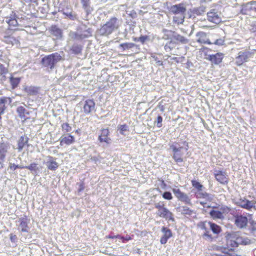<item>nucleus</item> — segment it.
<instances>
[{"instance_id": "nucleus-1", "label": "nucleus", "mask_w": 256, "mask_h": 256, "mask_svg": "<svg viewBox=\"0 0 256 256\" xmlns=\"http://www.w3.org/2000/svg\"><path fill=\"white\" fill-rule=\"evenodd\" d=\"M62 56L58 52H54L47 55L41 60L42 66L49 71L52 70L56 66L58 62L62 60Z\"/></svg>"}, {"instance_id": "nucleus-2", "label": "nucleus", "mask_w": 256, "mask_h": 256, "mask_svg": "<svg viewBox=\"0 0 256 256\" xmlns=\"http://www.w3.org/2000/svg\"><path fill=\"white\" fill-rule=\"evenodd\" d=\"M119 21L117 18H110L105 24L101 26L99 32L102 36H108L119 28Z\"/></svg>"}, {"instance_id": "nucleus-3", "label": "nucleus", "mask_w": 256, "mask_h": 256, "mask_svg": "<svg viewBox=\"0 0 256 256\" xmlns=\"http://www.w3.org/2000/svg\"><path fill=\"white\" fill-rule=\"evenodd\" d=\"M188 146L186 145V147H184L178 143H174L170 146V149L173 152L172 158L176 163L184 161L182 156L188 150Z\"/></svg>"}, {"instance_id": "nucleus-4", "label": "nucleus", "mask_w": 256, "mask_h": 256, "mask_svg": "<svg viewBox=\"0 0 256 256\" xmlns=\"http://www.w3.org/2000/svg\"><path fill=\"white\" fill-rule=\"evenodd\" d=\"M18 16L14 11L12 12L9 16L6 18V22L8 24V28L13 30H20L18 28V24L17 20Z\"/></svg>"}, {"instance_id": "nucleus-5", "label": "nucleus", "mask_w": 256, "mask_h": 256, "mask_svg": "<svg viewBox=\"0 0 256 256\" xmlns=\"http://www.w3.org/2000/svg\"><path fill=\"white\" fill-rule=\"evenodd\" d=\"M236 204L237 206L248 210H250L252 208H254L256 210L255 206V204H256V200H249L245 198H243L238 200L236 202Z\"/></svg>"}, {"instance_id": "nucleus-6", "label": "nucleus", "mask_w": 256, "mask_h": 256, "mask_svg": "<svg viewBox=\"0 0 256 256\" xmlns=\"http://www.w3.org/2000/svg\"><path fill=\"white\" fill-rule=\"evenodd\" d=\"M252 12H256V0H252L241 6L240 13L242 14H250Z\"/></svg>"}, {"instance_id": "nucleus-7", "label": "nucleus", "mask_w": 256, "mask_h": 256, "mask_svg": "<svg viewBox=\"0 0 256 256\" xmlns=\"http://www.w3.org/2000/svg\"><path fill=\"white\" fill-rule=\"evenodd\" d=\"M110 132L108 128H102L98 136V141L101 142H104L107 144H110L111 138L110 137Z\"/></svg>"}, {"instance_id": "nucleus-8", "label": "nucleus", "mask_w": 256, "mask_h": 256, "mask_svg": "<svg viewBox=\"0 0 256 256\" xmlns=\"http://www.w3.org/2000/svg\"><path fill=\"white\" fill-rule=\"evenodd\" d=\"M251 56V53L248 51H240L238 53V56L236 58V64L237 66H241L244 62H247Z\"/></svg>"}, {"instance_id": "nucleus-9", "label": "nucleus", "mask_w": 256, "mask_h": 256, "mask_svg": "<svg viewBox=\"0 0 256 256\" xmlns=\"http://www.w3.org/2000/svg\"><path fill=\"white\" fill-rule=\"evenodd\" d=\"M172 192L179 200L184 202L186 204H192L190 199L188 196L186 194L181 192L180 189L174 188L172 189Z\"/></svg>"}, {"instance_id": "nucleus-10", "label": "nucleus", "mask_w": 256, "mask_h": 256, "mask_svg": "<svg viewBox=\"0 0 256 256\" xmlns=\"http://www.w3.org/2000/svg\"><path fill=\"white\" fill-rule=\"evenodd\" d=\"M205 11L206 8L203 6L190 8L188 12V17L190 18H196V16L202 15Z\"/></svg>"}, {"instance_id": "nucleus-11", "label": "nucleus", "mask_w": 256, "mask_h": 256, "mask_svg": "<svg viewBox=\"0 0 256 256\" xmlns=\"http://www.w3.org/2000/svg\"><path fill=\"white\" fill-rule=\"evenodd\" d=\"M240 236L239 232H232L228 234L226 236L228 242L232 247H238V238H240Z\"/></svg>"}, {"instance_id": "nucleus-12", "label": "nucleus", "mask_w": 256, "mask_h": 256, "mask_svg": "<svg viewBox=\"0 0 256 256\" xmlns=\"http://www.w3.org/2000/svg\"><path fill=\"white\" fill-rule=\"evenodd\" d=\"M156 214L160 218L166 219V220L172 222L174 221L172 213L166 207L160 210H157Z\"/></svg>"}, {"instance_id": "nucleus-13", "label": "nucleus", "mask_w": 256, "mask_h": 256, "mask_svg": "<svg viewBox=\"0 0 256 256\" xmlns=\"http://www.w3.org/2000/svg\"><path fill=\"white\" fill-rule=\"evenodd\" d=\"M214 174L216 180L221 184H226L228 183V175L225 172L215 170Z\"/></svg>"}, {"instance_id": "nucleus-14", "label": "nucleus", "mask_w": 256, "mask_h": 256, "mask_svg": "<svg viewBox=\"0 0 256 256\" xmlns=\"http://www.w3.org/2000/svg\"><path fill=\"white\" fill-rule=\"evenodd\" d=\"M60 145L63 146H70L73 144L75 142V138L74 136L70 134H63L60 138Z\"/></svg>"}, {"instance_id": "nucleus-15", "label": "nucleus", "mask_w": 256, "mask_h": 256, "mask_svg": "<svg viewBox=\"0 0 256 256\" xmlns=\"http://www.w3.org/2000/svg\"><path fill=\"white\" fill-rule=\"evenodd\" d=\"M222 212L212 210L210 211V214L213 219H222L224 218L223 212H228L230 208L227 206H224L220 208Z\"/></svg>"}, {"instance_id": "nucleus-16", "label": "nucleus", "mask_w": 256, "mask_h": 256, "mask_svg": "<svg viewBox=\"0 0 256 256\" xmlns=\"http://www.w3.org/2000/svg\"><path fill=\"white\" fill-rule=\"evenodd\" d=\"M16 112L18 114V116L24 122L30 119L28 116L30 112L28 111L25 108L22 106H19L16 108Z\"/></svg>"}, {"instance_id": "nucleus-17", "label": "nucleus", "mask_w": 256, "mask_h": 256, "mask_svg": "<svg viewBox=\"0 0 256 256\" xmlns=\"http://www.w3.org/2000/svg\"><path fill=\"white\" fill-rule=\"evenodd\" d=\"M95 102L93 100L88 99L85 100L83 106L84 112L86 114H90L95 108Z\"/></svg>"}, {"instance_id": "nucleus-18", "label": "nucleus", "mask_w": 256, "mask_h": 256, "mask_svg": "<svg viewBox=\"0 0 256 256\" xmlns=\"http://www.w3.org/2000/svg\"><path fill=\"white\" fill-rule=\"evenodd\" d=\"M29 219L28 216H24V217L20 218L18 220L19 222V227L20 230V232H28L30 228L28 226Z\"/></svg>"}, {"instance_id": "nucleus-19", "label": "nucleus", "mask_w": 256, "mask_h": 256, "mask_svg": "<svg viewBox=\"0 0 256 256\" xmlns=\"http://www.w3.org/2000/svg\"><path fill=\"white\" fill-rule=\"evenodd\" d=\"M162 232L163 234V236H162L160 240L161 244H166L168 240L172 236V232L171 230L166 227L163 226L162 228Z\"/></svg>"}, {"instance_id": "nucleus-20", "label": "nucleus", "mask_w": 256, "mask_h": 256, "mask_svg": "<svg viewBox=\"0 0 256 256\" xmlns=\"http://www.w3.org/2000/svg\"><path fill=\"white\" fill-rule=\"evenodd\" d=\"M208 20L213 23L218 24L221 21L218 12L215 10H212L207 13Z\"/></svg>"}, {"instance_id": "nucleus-21", "label": "nucleus", "mask_w": 256, "mask_h": 256, "mask_svg": "<svg viewBox=\"0 0 256 256\" xmlns=\"http://www.w3.org/2000/svg\"><path fill=\"white\" fill-rule=\"evenodd\" d=\"M170 11L174 14L182 15L185 13L186 8L182 4H180L171 6Z\"/></svg>"}, {"instance_id": "nucleus-22", "label": "nucleus", "mask_w": 256, "mask_h": 256, "mask_svg": "<svg viewBox=\"0 0 256 256\" xmlns=\"http://www.w3.org/2000/svg\"><path fill=\"white\" fill-rule=\"evenodd\" d=\"M224 58V54L221 52H218L214 54H210L208 58V60L214 64H220Z\"/></svg>"}, {"instance_id": "nucleus-23", "label": "nucleus", "mask_w": 256, "mask_h": 256, "mask_svg": "<svg viewBox=\"0 0 256 256\" xmlns=\"http://www.w3.org/2000/svg\"><path fill=\"white\" fill-rule=\"evenodd\" d=\"M235 224L240 228H245L248 224V218L242 215L237 216L235 217Z\"/></svg>"}, {"instance_id": "nucleus-24", "label": "nucleus", "mask_w": 256, "mask_h": 256, "mask_svg": "<svg viewBox=\"0 0 256 256\" xmlns=\"http://www.w3.org/2000/svg\"><path fill=\"white\" fill-rule=\"evenodd\" d=\"M48 30L50 34L55 36L56 39H61L62 37V30L56 25H52L49 28Z\"/></svg>"}, {"instance_id": "nucleus-25", "label": "nucleus", "mask_w": 256, "mask_h": 256, "mask_svg": "<svg viewBox=\"0 0 256 256\" xmlns=\"http://www.w3.org/2000/svg\"><path fill=\"white\" fill-rule=\"evenodd\" d=\"M196 36L198 37L197 42L202 44H211L212 42L206 38V33L204 32H199L196 33Z\"/></svg>"}, {"instance_id": "nucleus-26", "label": "nucleus", "mask_w": 256, "mask_h": 256, "mask_svg": "<svg viewBox=\"0 0 256 256\" xmlns=\"http://www.w3.org/2000/svg\"><path fill=\"white\" fill-rule=\"evenodd\" d=\"M29 138L26 135L21 136L18 141V152H21L24 147L28 145Z\"/></svg>"}, {"instance_id": "nucleus-27", "label": "nucleus", "mask_w": 256, "mask_h": 256, "mask_svg": "<svg viewBox=\"0 0 256 256\" xmlns=\"http://www.w3.org/2000/svg\"><path fill=\"white\" fill-rule=\"evenodd\" d=\"M8 146L4 143H0V164L4 160L8 152Z\"/></svg>"}, {"instance_id": "nucleus-28", "label": "nucleus", "mask_w": 256, "mask_h": 256, "mask_svg": "<svg viewBox=\"0 0 256 256\" xmlns=\"http://www.w3.org/2000/svg\"><path fill=\"white\" fill-rule=\"evenodd\" d=\"M48 161L46 164L48 170H56L58 167V163L55 160V158L52 156H48Z\"/></svg>"}, {"instance_id": "nucleus-29", "label": "nucleus", "mask_w": 256, "mask_h": 256, "mask_svg": "<svg viewBox=\"0 0 256 256\" xmlns=\"http://www.w3.org/2000/svg\"><path fill=\"white\" fill-rule=\"evenodd\" d=\"M62 14L65 15L69 19L74 20L76 19L77 15L74 13L72 8H70L68 6H66V9L62 10Z\"/></svg>"}, {"instance_id": "nucleus-30", "label": "nucleus", "mask_w": 256, "mask_h": 256, "mask_svg": "<svg viewBox=\"0 0 256 256\" xmlns=\"http://www.w3.org/2000/svg\"><path fill=\"white\" fill-rule=\"evenodd\" d=\"M172 37L174 40L182 44H186L189 42L188 39L176 32H173Z\"/></svg>"}, {"instance_id": "nucleus-31", "label": "nucleus", "mask_w": 256, "mask_h": 256, "mask_svg": "<svg viewBox=\"0 0 256 256\" xmlns=\"http://www.w3.org/2000/svg\"><path fill=\"white\" fill-rule=\"evenodd\" d=\"M252 243V241L249 239L248 237L240 236V238H238V245L246 246L249 245Z\"/></svg>"}, {"instance_id": "nucleus-32", "label": "nucleus", "mask_w": 256, "mask_h": 256, "mask_svg": "<svg viewBox=\"0 0 256 256\" xmlns=\"http://www.w3.org/2000/svg\"><path fill=\"white\" fill-rule=\"evenodd\" d=\"M178 212L184 215L190 216L193 213V210L186 206H180L178 208Z\"/></svg>"}, {"instance_id": "nucleus-33", "label": "nucleus", "mask_w": 256, "mask_h": 256, "mask_svg": "<svg viewBox=\"0 0 256 256\" xmlns=\"http://www.w3.org/2000/svg\"><path fill=\"white\" fill-rule=\"evenodd\" d=\"M90 0H82L81 2L82 6L83 8L88 13L92 8L90 6Z\"/></svg>"}, {"instance_id": "nucleus-34", "label": "nucleus", "mask_w": 256, "mask_h": 256, "mask_svg": "<svg viewBox=\"0 0 256 256\" xmlns=\"http://www.w3.org/2000/svg\"><path fill=\"white\" fill-rule=\"evenodd\" d=\"M7 101V98L3 97L0 98V115L4 112L6 108L5 103Z\"/></svg>"}, {"instance_id": "nucleus-35", "label": "nucleus", "mask_w": 256, "mask_h": 256, "mask_svg": "<svg viewBox=\"0 0 256 256\" xmlns=\"http://www.w3.org/2000/svg\"><path fill=\"white\" fill-rule=\"evenodd\" d=\"M175 42H174L172 40H170L164 46V50L166 52H170L172 50H173V48L175 47Z\"/></svg>"}, {"instance_id": "nucleus-36", "label": "nucleus", "mask_w": 256, "mask_h": 256, "mask_svg": "<svg viewBox=\"0 0 256 256\" xmlns=\"http://www.w3.org/2000/svg\"><path fill=\"white\" fill-rule=\"evenodd\" d=\"M20 82V78H18L11 77L10 78V83L13 89L16 88Z\"/></svg>"}, {"instance_id": "nucleus-37", "label": "nucleus", "mask_w": 256, "mask_h": 256, "mask_svg": "<svg viewBox=\"0 0 256 256\" xmlns=\"http://www.w3.org/2000/svg\"><path fill=\"white\" fill-rule=\"evenodd\" d=\"M18 40L14 36H4V42L8 44H13Z\"/></svg>"}, {"instance_id": "nucleus-38", "label": "nucleus", "mask_w": 256, "mask_h": 256, "mask_svg": "<svg viewBox=\"0 0 256 256\" xmlns=\"http://www.w3.org/2000/svg\"><path fill=\"white\" fill-rule=\"evenodd\" d=\"M209 224H210V229L214 234H218L220 232V226L214 223L210 222Z\"/></svg>"}, {"instance_id": "nucleus-39", "label": "nucleus", "mask_w": 256, "mask_h": 256, "mask_svg": "<svg viewBox=\"0 0 256 256\" xmlns=\"http://www.w3.org/2000/svg\"><path fill=\"white\" fill-rule=\"evenodd\" d=\"M71 50L74 54H78L81 52L82 46L78 44H74L71 48Z\"/></svg>"}, {"instance_id": "nucleus-40", "label": "nucleus", "mask_w": 256, "mask_h": 256, "mask_svg": "<svg viewBox=\"0 0 256 256\" xmlns=\"http://www.w3.org/2000/svg\"><path fill=\"white\" fill-rule=\"evenodd\" d=\"M24 168L28 169L30 171H36L38 170V164L33 162L30 164L29 166H24Z\"/></svg>"}, {"instance_id": "nucleus-41", "label": "nucleus", "mask_w": 256, "mask_h": 256, "mask_svg": "<svg viewBox=\"0 0 256 256\" xmlns=\"http://www.w3.org/2000/svg\"><path fill=\"white\" fill-rule=\"evenodd\" d=\"M192 186L196 188L198 191H201L203 187L202 185L199 182L196 180L192 181Z\"/></svg>"}, {"instance_id": "nucleus-42", "label": "nucleus", "mask_w": 256, "mask_h": 256, "mask_svg": "<svg viewBox=\"0 0 256 256\" xmlns=\"http://www.w3.org/2000/svg\"><path fill=\"white\" fill-rule=\"evenodd\" d=\"M62 130L66 132H68L71 131L72 130V127L70 126V124L67 123H63L62 126Z\"/></svg>"}, {"instance_id": "nucleus-43", "label": "nucleus", "mask_w": 256, "mask_h": 256, "mask_svg": "<svg viewBox=\"0 0 256 256\" xmlns=\"http://www.w3.org/2000/svg\"><path fill=\"white\" fill-rule=\"evenodd\" d=\"M162 118L161 116L158 115L157 116L156 119L154 120V124H156V126L158 128H161L162 126Z\"/></svg>"}, {"instance_id": "nucleus-44", "label": "nucleus", "mask_w": 256, "mask_h": 256, "mask_svg": "<svg viewBox=\"0 0 256 256\" xmlns=\"http://www.w3.org/2000/svg\"><path fill=\"white\" fill-rule=\"evenodd\" d=\"M128 126L126 124H122L118 126V130L119 131V132L124 134V133L127 131Z\"/></svg>"}, {"instance_id": "nucleus-45", "label": "nucleus", "mask_w": 256, "mask_h": 256, "mask_svg": "<svg viewBox=\"0 0 256 256\" xmlns=\"http://www.w3.org/2000/svg\"><path fill=\"white\" fill-rule=\"evenodd\" d=\"M8 64L7 66L6 67L2 64H0V74L2 75L6 74L8 72Z\"/></svg>"}, {"instance_id": "nucleus-46", "label": "nucleus", "mask_w": 256, "mask_h": 256, "mask_svg": "<svg viewBox=\"0 0 256 256\" xmlns=\"http://www.w3.org/2000/svg\"><path fill=\"white\" fill-rule=\"evenodd\" d=\"M197 196L200 198H204L209 199L210 198V195L206 192H200L197 194Z\"/></svg>"}, {"instance_id": "nucleus-47", "label": "nucleus", "mask_w": 256, "mask_h": 256, "mask_svg": "<svg viewBox=\"0 0 256 256\" xmlns=\"http://www.w3.org/2000/svg\"><path fill=\"white\" fill-rule=\"evenodd\" d=\"M154 206L156 208L158 209V210H160L165 207L164 204L163 202H154Z\"/></svg>"}, {"instance_id": "nucleus-48", "label": "nucleus", "mask_w": 256, "mask_h": 256, "mask_svg": "<svg viewBox=\"0 0 256 256\" xmlns=\"http://www.w3.org/2000/svg\"><path fill=\"white\" fill-rule=\"evenodd\" d=\"M162 198L166 200H171L172 199V194L170 192H165L162 194Z\"/></svg>"}, {"instance_id": "nucleus-49", "label": "nucleus", "mask_w": 256, "mask_h": 256, "mask_svg": "<svg viewBox=\"0 0 256 256\" xmlns=\"http://www.w3.org/2000/svg\"><path fill=\"white\" fill-rule=\"evenodd\" d=\"M9 168L10 170H14L16 168H20V169L24 168V166L16 165L14 164H10L9 166Z\"/></svg>"}, {"instance_id": "nucleus-50", "label": "nucleus", "mask_w": 256, "mask_h": 256, "mask_svg": "<svg viewBox=\"0 0 256 256\" xmlns=\"http://www.w3.org/2000/svg\"><path fill=\"white\" fill-rule=\"evenodd\" d=\"M152 58H153L154 60L157 64L158 66H162L163 64L162 62L154 54H152Z\"/></svg>"}, {"instance_id": "nucleus-51", "label": "nucleus", "mask_w": 256, "mask_h": 256, "mask_svg": "<svg viewBox=\"0 0 256 256\" xmlns=\"http://www.w3.org/2000/svg\"><path fill=\"white\" fill-rule=\"evenodd\" d=\"M78 192H82L85 188V184L84 181L81 182L80 183L78 184Z\"/></svg>"}, {"instance_id": "nucleus-52", "label": "nucleus", "mask_w": 256, "mask_h": 256, "mask_svg": "<svg viewBox=\"0 0 256 256\" xmlns=\"http://www.w3.org/2000/svg\"><path fill=\"white\" fill-rule=\"evenodd\" d=\"M133 38L134 41H140L142 44H144L147 39V36H141L140 38Z\"/></svg>"}, {"instance_id": "nucleus-53", "label": "nucleus", "mask_w": 256, "mask_h": 256, "mask_svg": "<svg viewBox=\"0 0 256 256\" xmlns=\"http://www.w3.org/2000/svg\"><path fill=\"white\" fill-rule=\"evenodd\" d=\"M224 40L220 38L215 40L213 44L218 46H222L224 44Z\"/></svg>"}, {"instance_id": "nucleus-54", "label": "nucleus", "mask_w": 256, "mask_h": 256, "mask_svg": "<svg viewBox=\"0 0 256 256\" xmlns=\"http://www.w3.org/2000/svg\"><path fill=\"white\" fill-rule=\"evenodd\" d=\"M160 186L164 190H166V188L167 185L165 183L164 180H160Z\"/></svg>"}, {"instance_id": "nucleus-55", "label": "nucleus", "mask_w": 256, "mask_h": 256, "mask_svg": "<svg viewBox=\"0 0 256 256\" xmlns=\"http://www.w3.org/2000/svg\"><path fill=\"white\" fill-rule=\"evenodd\" d=\"M10 240L12 242H15L16 240L17 239L16 236L15 234H10Z\"/></svg>"}, {"instance_id": "nucleus-56", "label": "nucleus", "mask_w": 256, "mask_h": 256, "mask_svg": "<svg viewBox=\"0 0 256 256\" xmlns=\"http://www.w3.org/2000/svg\"><path fill=\"white\" fill-rule=\"evenodd\" d=\"M106 238H110V239H114L116 238H122L120 237L119 235H118V236L108 235V236H106Z\"/></svg>"}, {"instance_id": "nucleus-57", "label": "nucleus", "mask_w": 256, "mask_h": 256, "mask_svg": "<svg viewBox=\"0 0 256 256\" xmlns=\"http://www.w3.org/2000/svg\"><path fill=\"white\" fill-rule=\"evenodd\" d=\"M204 236H206L208 238H209V239H210V240H211V239L212 238V237L211 235H210V234H208V232H206L204 234Z\"/></svg>"}, {"instance_id": "nucleus-58", "label": "nucleus", "mask_w": 256, "mask_h": 256, "mask_svg": "<svg viewBox=\"0 0 256 256\" xmlns=\"http://www.w3.org/2000/svg\"><path fill=\"white\" fill-rule=\"evenodd\" d=\"M160 107V111L162 112H164V106H161Z\"/></svg>"}, {"instance_id": "nucleus-59", "label": "nucleus", "mask_w": 256, "mask_h": 256, "mask_svg": "<svg viewBox=\"0 0 256 256\" xmlns=\"http://www.w3.org/2000/svg\"><path fill=\"white\" fill-rule=\"evenodd\" d=\"M129 48H132L134 46V44H133L129 43Z\"/></svg>"}, {"instance_id": "nucleus-60", "label": "nucleus", "mask_w": 256, "mask_h": 256, "mask_svg": "<svg viewBox=\"0 0 256 256\" xmlns=\"http://www.w3.org/2000/svg\"><path fill=\"white\" fill-rule=\"evenodd\" d=\"M253 229L254 230H256V224L254 226Z\"/></svg>"}, {"instance_id": "nucleus-61", "label": "nucleus", "mask_w": 256, "mask_h": 256, "mask_svg": "<svg viewBox=\"0 0 256 256\" xmlns=\"http://www.w3.org/2000/svg\"><path fill=\"white\" fill-rule=\"evenodd\" d=\"M131 30H132V28H130V32Z\"/></svg>"}]
</instances>
